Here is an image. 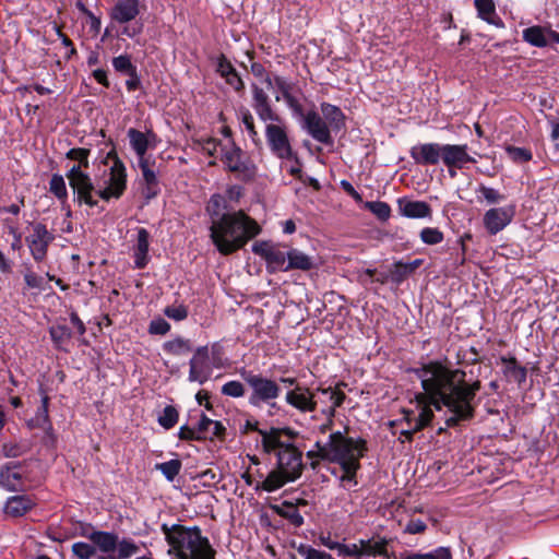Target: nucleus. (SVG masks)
Segmentation results:
<instances>
[{"label": "nucleus", "mask_w": 559, "mask_h": 559, "mask_svg": "<svg viewBox=\"0 0 559 559\" xmlns=\"http://www.w3.org/2000/svg\"><path fill=\"white\" fill-rule=\"evenodd\" d=\"M411 372L420 380L423 388V392L415 395L419 413L413 417V432H419L431 424L435 418L432 407L436 411L445 407L451 413L445 419L447 427H457L475 417V399L481 388L480 380L467 381L465 370L452 368L440 360H430L412 368Z\"/></svg>", "instance_id": "f257e3e1"}, {"label": "nucleus", "mask_w": 559, "mask_h": 559, "mask_svg": "<svg viewBox=\"0 0 559 559\" xmlns=\"http://www.w3.org/2000/svg\"><path fill=\"white\" fill-rule=\"evenodd\" d=\"M261 231L259 224L243 211L227 212L210 226V238L223 255L241 249Z\"/></svg>", "instance_id": "f03ea898"}, {"label": "nucleus", "mask_w": 559, "mask_h": 559, "mask_svg": "<svg viewBox=\"0 0 559 559\" xmlns=\"http://www.w3.org/2000/svg\"><path fill=\"white\" fill-rule=\"evenodd\" d=\"M160 530L169 545L168 554L173 559H215L216 551L209 538L202 536L199 526L187 527L181 524L168 526L164 523Z\"/></svg>", "instance_id": "7ed1b4c3"}, {"label": "nucleus", "mask_w": 559, "mask_h": 559, "mask_svg": "<svg viewBox=\"0 0 559 559\" xmlns=\"http://www.w3.org/2000/svg\"><path fill=\"white\" fill-rule=\"evenodd\" d=\"M276 457V468L271 471L263 481L255 484V491L273 492L301 476L305 468L302 452L292 442H288L287 447L277 451Z\"/></svg>", "instance_id": "20e7f679"}, {"label": "nucleus", "mask_w": 559, "mask_h": 559, "mask_svg": "<svg viewBox=\"0 0 559 559\" xmlns=\"http://www.w3.org/2000/svg\"><path fill=\"white\" fill-rule=\"evenodd\" d=\"M221 160L228 173L235 175L242 182H251L255 179L258 167L251 157L235 141L222 146Z\"/></svg>", "instance_id": "39448f33"}, {"label": "nucleus", "mask_w": 559, "mask_h": 559, "mask_svg": "<svg viewBox=\"0 0 559 559\" xmlns=\"http://www.w3.org/2000/svg\"><path fill=\"white\" fill-rule=\"evenodd\" d=\"M239 374L251 390L250 405L259 407L262 403H271V401H276L281 396L282 389L276 380L246 368H242Z\"/></svg>", "instance_id": "423d86ee"}, {"label": "nucleus", "mask_w": 559, "mask_h": 559, "mask_svg": "<svg viewBox=\"0 0 559 559\" xmlns=\"http://www.w3.org/2000/svg\"><path fill=\"white\" fill-rule=\"evenodd\" d=\"M328 453H324V461L333 462L347 459L353 455L364 456L367 452V441L362 438L353 439L345 437L343 432L335 431L329 437Z\"/></svg>", "instance_id": "0eeeda50"}, {"label": "nucleus", "mask_w": 559, "mask_h": 559, "mask_svg": "<svg viewBox=\"0 0 559 559\" xmlns=\"http://www.w3.org/2000/svg\"><path fill=\"white\" fill-rule=\"evenodd\" d=\"M66 176L73 190L74 201L80 206L86 204L90 207H94L98 204V201L94 199L96 188L88 174L80 170L79 166H72Z\"/></svg>", "instance_id": "6e6552de"}, {"label": "nucleus", "mask_w": 559, "mask_h": 559, "mask_svg": "<svg viewBox=\"0 0 559 559\" xmlns=\"http://www.w3.org/2000/svg\"><path fill=\"white\" fill-rule=\"evenodd\" d=\"M265 139L271 153L280 159L294 156V150L284 126L267 123L265 126Z\"/></svg>", "instance_id": "1a4fd4ad"}, {"label": "nucleus", "mask_w": 559, "mask_h": 559, "mask_svg": "<svg viewBox=\"0 0 559 559\" xmlns=\"http://www.w3.org/2000/svg\"><path fill=\"white\" fill-rule=\"evenodd\" d=\"M31 227L32 233L25 237V242L33 259L36 262H43L47 257L48 247L53 241L55 236L43 223H31Z\"/></svg>", "instance_id": "9d476101"}, {"label": "nucleus", "mask_w": 559, "mask_h": 559, "mask_svg": "<svg viewBox=\"0 0 559 559\" xmlns=\"http://www.w3.org/2000/svg\"><path fill=\"white\" fill-rule=\"evenodd\" d=\"M252 251L266 262L269 273L286 272L287 252L280 250L275 245L267 241H257Z\"/></svg>", "instance_id": "9b49d317"}, {"label": "nucleus", "mask_w": 559, "mask_h": 559, "mask_svg": "<svg viewBox=\"0 0 559 559\" xmlns=\"http://www.w3.org/2000/svg\"><path fill=\"white\" fill-rule=\"evenodd\" d=\"M514 214V205L492 207L485 213L483 223L490 235H497L512 222Z\"/></svg>", "instance_id": "f8f14e48"}, {"label": "nucleus", "mask_w": 559, "mask_h": 559, "mask_svg": "<svg viewBox=\"0 0 559 559\" xmlns=\"http://www.w3.org/2000/svg\"><path fill=\"white\" fill-rule=\"evenodd\" d=\"M302 118V128L312 139L325 145L333 144L331 130L324 119L317 111L309 110Z\"/></svg>", "instance_id": "ddd939ff"}, {"label": "nucleus", "mask_w": 559, "mask_h": 559, "mask_svg": "<svg viewBox=\"0 0 559 559\" xmlns=\"http://www.w3.org/2000/svg\"><path fill=\"white\" fill-rule=\"evenodd\" d=\"M189 365V381L199 382L200 384L206 382L212 372L207 346L197 348Z\"/></svg>", "instance_id": "4468645a"}, {"label": "nucleus", "mask_w": 559, "mask_h": 559, "mask_svg": "<svg viewBox=\"0 0 559 559\" xmlns=\"http://www.w3.org/2000/svg\"><path fill=\"white\" fill-rule=\"evenodd\" d=\"M285 402L300 413H311L317 409L316 393L307 386H295L285 394Z\"/></svg>", "instance_id": "2eb2a0df"}, {"label": "nucleus", "mask_w": 559, "mask_h": 559, "mask_svg": "<svg viewBox=\"0 0 559 559\" xmlns=\"http://www.w3.org/2000/svg\"><path fill=\"white\" fill-rule=\"evenodd\" d=\"M251 91L252 108L257 112L258 117L264 122H282V118L272 108L267 93L255 83L251 84Z\"/></svg>", "instance_id": "dca6fc26"}, {"label": "nucleus", "mask_w": 559, "mask_h": 559, "mask_svg": "<svg viewBox=\"0 0 559 559\" xmlns=\"http://www.w3.org/2000/svg\"><path fill=\"white\" fill-rule=\"evenodd\" d=\"M442 148L439 143H420L409 150V155L417 165L435 166L442 160Z\"/></svg>", "instance_id": "f3484780"}, {"label": "nucleus", "mask_w": 559, "mask_h": 559, "mask_svg": "<svg viewBox=\"0 0 559 559\" xmlns=\"http://www.w3.org/2000/svg\"><path fill=\"white\" fill-rule=\"evenodd\" d=\"M81 535L88 538L99 551L104 554L116 552L118 545V535L116 533L96 531L92 525H87L83 528Z\"/></svg>", "instance_id": "a211bd4d"}, {"label": "nucleus", "mask_w": 559, "mask_h": 559, "mask_svg": "<svg viewBox=\"0 0 559 559\" xmlns=\"http://www.w3.org/2000/svg\"><path fill=\"white\" fill-rule=\"evenodd\" d=\"M23 463L8 462L0 467V486L8 491L23 490Z\"/></svg>", "instance_id": "6ab92c4d"}, {"label": "nucleus", "mask_w": 559, "mask_h": 559, "mask_svg": "<svg viewBox=\"0 0 559 559\" xmlns=\"http://www.w3.org/2000/svg\"><path fill=\"white\" fill-rule=\"evenodd\" d=\"M442 162L447 167L462 169L465 164L476 163V159L467 153L466 144H443Z\"/></svg>", "instance_id": "aec40b11"}, {"label": "nucleus", "mask_w": 559, "mask_h": 559, "mask_svg": "<svg viewBox=\"0 0 559 559\" xmlns=\"http://www.w3.org/2000/svg\"><path fill=\"white\" fill-rule=\"evenodd\" d=\"M106 160L112 162L109 168L108 186L123 194L127 189V169L123 162L115 150L107 153Z\"/></svg>", "instance_id": "412c9836"}, {"label": "nucleus", "mask_w": 559, "mask_h": 559, "mask_svg": "<svg viewBox=\"0 0 559 559\" xmlns=\"http://www.w3.org/2000/svg\"><path fill=\"white\" fill-rule=\"evenodd\" d=\"M216 72L225 79L226 84H228L236 93L243 94V80L231 62L223 53L217 58Z\"/></svg>", "instance_id": "4be33fe9"}, {"label": "nucleus", "mask_w": 559, "mask_h": 559, "mask_svg": "<svg viewBox=\"0 0 559 559\" xmlns=\"http://www.w3.org/2000/svg\"><path fill=\"white\" fill-rule=\"evenodd\" d=\"M140 14L139 0H118L110 11L112 21L126 24Z\"/></svg>", "instance_id": "5701e85b"}, {"label": "nucleus", "mask_w": 559, "mask_h": 559, "mask_svg": "<svg viewBox=\"0 0 559 559\" xmlns=\"http://www.w3.org/2000/svg\"><path fill=\"white\" fill-rule=\"evenodd\" d=\"M35 504V501L29 496H13L7 500L4 512L10 516L20 518L31 511Z\"/></svg>", "instance_id": "b1692460"}, {"label": "nucleus", "mask_w": 559, "mask_h": 559, "mask_svg": "<svg viewBox=\"0 0 559 559\" xmlns=\"http://www.w3.org/2000/svg\"><path fill=\"white\" fill-rule=\"evenodd\" d=\"M424 263L423 259H415L412 262L405 263L403 261H396L390 269V280L394 284L403 283L408 276H411L418 267Z\"/></svg>", "instance_id": "393cba45"}, {"label": "nucleus", "mask_w": 559, "mask_h": 559, "mask_svg": "<svg viewBox=\"0 0 559 559\" xmlns=\"http://www.w3.org/2000/svg\"><path fill=\"white\" fill-rule=\"evenodd\" d=\"M150 233L145 228L138 229L136 243L134 246V264L138 269H144L148 263Z\"/></svg>", "instance_id": "a878e982"}, {"label": "nucleus", "mask_w": 559, "mask_h": 559, "mask_svg": "<svg viewBox=\"0 0 559 559\" xmlns=\"http://www.w3.org/2000/svg\"><path fill=\"white\" fill-rule=\"evenodd\" d=\"M474 4L479 19L487 22L488 24L495 25L496 27H504L503 21L498 16L496 12L493 0H475Z\"/></svg>", "instance_id": "bb28decb"}, {"label": "nucleus", "mask_w": 559, "mask_h": 559, "mask_svg": "<svg viewBox=\"0 0 559 559\" xmlns=\"http://www.w3.org/2000/svg\"><path fill=\"white\" fill-rule=\"evenodd\" d=\"M320 107L331 131L338 132L345 127V116L340 107L329 103H322Z\"/></svg>", "instance_id": "cd10ccee"}, {"label": "nucleus", "mask_w": 559, "mask_h": 559, "mask_svg": "<svg viewBox=\"0 0 559 559\" xmlns=\"http://www.w3.org/2000/svg\"><path fill=\"white\" fill-rule=\"evenodd\" d=\"M389 540L384 537H372L370 539H360V550L364 557H386Z\"/></svg>", "instance_id": "c85d7f7f"}, {"label": "nucleus", "mask_w": 559, "mask_h": 559, "mask_svg": "<svg viewBox=\"0 0 559 559\" xmlns=\"http://www.w3.org/2000/svg\"><path fill=\"white\" fill-rule=\"evenodd\" d=\"M402 215L409 218H424L431 216V207L425 201H400Z\"/></svg>", "instance_id": "c756f323"}, {"label": "nucleus", "mask_w": 559, "mask_h": 559, "mask_svg": "<svg viewBox=\"0 0 559 559\" xmlns=\"http://www.w3.org/2000/svg\"><path fill=\"white\" fill-rule=\"evenodd\" d=\"M262 437L261 443L263 451L267 454L275 453L287 447L288 442H284L280 436V428L272 427L270 430H259Z\"/></svg>", "instance_id": "7c9ffc66"}, {"label": "nucleus", "mask_w": 559, "mask_h": 559, "mask_svg": "<svg viewBox=\"0 0 559 559\" xmlns=\"http://www.w3.org/2000/svg\"><path fill=\"white\" fill-rule=\"evenodd\" d=\"M500 361L506 365L503 369V374L515 381L519 385L523 384L526 381L527 369L523 366H520L518 359L514 356L506 357L501 356Z\"/></svg>", "instance_id": "2f4dec72"}, {"label": "nucleus", "mask_w": 559, "mask_h": 559, "mask_svg": "<svg viewBox=\"0 0 559 559\" xmlns=\"http://www.w3.org/2000/svg\"><path fill=\"white\" fill-rule=\"evenodd\" d=\"M132 150L138 155H145L150 147V138L154 139L155 134L152 131L144 133L138 129L130 128L127 133Z\"/></svg>", "instance_id": "473e14b6"}, {"label": "nucleus", "mask_w": 559, "mask_h": 559, "mask_svg": "<svg viewBox=\"0 0 559 559\" xmlns=\"http://www.w3.org/2000/svg\"><path fill=\"white\" fill-rule=\"evenodd\" d=\"M314 263L311 257L307 255L298 249L287 251L286 272L290 270L310 271Z\"/></svg>", "instance_id": "72a5a7b5"}, {"label": "nucleus", "mask_w": 559, "mask_h": 559, "mask_svg": "<svg viewBox=\"0 0 559 559\" xmlns=\"http://www.w3.org/2000/svg\"><path fill=\"white\" fill-rule=\"evenodd\" d=\"M273 509L281 518L287 520L295 527H300L304 524V518L294 502L284 501L281 506L273 507Z\"/></svg>", "instance_id": "f704fd0d"}, {"label": "nucleus", "mask_w": 559, "mask_h": 559, "mask_svg": "<svg viewBox=\"0 0 559 559\" xmlns=\"http://www.w3.org/2000/svg\"><path fill=\"white\" fill-rule=\"evenodd\" d=\"M401 559H452L450 547H438L429 552L404 551L400 555Z\"/></svg>", "instance_id": "c9c22d12"}, {"label": "nucleus", "mask_w": 559, "mask_h": 559, "mask_svg": "<svg viewBox=\"0 0 559 559\" xmlns=\"http://www.w3.org/2000/svg\"><path fill=\"white\" fill-rule=\"evenodd\" d=\"M523 39L535 47H546L548 45L547 29L542 26H531L523 31Z\"/></svg>", "instance_id": "e433bc0d"}, {"label": "nucleus", "mask_w": 559, "mask_h": 559, "mask_svg": "<svg viewBox=\"0 0 559 559\" xmlns=\"http://www.w3.org/2000/svg\"><path fill=\"white\" fill-rule=\"evenodd\" d=\"M39 394L41 396V404L37 408L35 417L38 418V420L47 427V435H51L52 426L48 412L50 397L47 393V390L43 385L39 386Z\"/></svg>", "instance_id": "4c0bfd02"}, {"label": "nucleus", "mask_w": 559, "mask_h": 559, "mask_svg": "<svg viewBox=\"0 0 559 559\" xmlns=\"http://www.w3.org/2000/svg\"><path fill=\"white\" fill-rule=\"evenodd\" d=\"M49 191L66 206L68 200V190L63 177L59 174H53L49 181Z\"/></svg>", "instance_id": "58836bf2"}, {"label": "nucleus", "mask_w": 559, "mask_h": 559, "mask_svg": "<svg viewBox=\"0 0 559 559\" xmlns=\"http://www.w3.org/2000/svg\"><path fill=\"white\" fill-rule=\"evenodd\" d=\"M163 349L170 355L179 356L190 352L192 346L189 340L177 336L171 341L165 342L163 344Z\"/></svg>", "instance_id": "ea45409f"}, {"label": "nucleus", "mask_w": 559, "mask_h": 559, "mask_svg": "<svg viewBox=\"0 0 559 559\" xmlns=\"http://www.w3.org/2000/svg\"><path fill=\"white\" fill-rule=\"evenodd\" d=\"M140 551V546L131 538H118L116 559H128Z\"/></svg>", "instance_id": "a19ab883"}, {"label": "nucleus", "mask_w": 559, "mask_h": 559, "mask_svg": "<svg viewBox=\"0 0 559 559\" xmlns=\"http://www.w3.org/2000/svg\"><path fill=\"white\" fill-rule=\"evenodd\" d=\"M181 467L182 462L179 459L157 463L155 465V468L159 471L168 481H174V479L179 475Z\"/></svg>", "instance_id": "79ce46f5"}, {"label": "nucleus", "mask_w": 559, "mask_h": 559, "mask_svg": "<svg viewBox=\"0 0 559 559\" xmlns=\"http://www.w3.org/2000/svg\"><path fill=\"white\" fill-rule=\"evenodd\" d=\"M226 209V200L223 195L216 193L210 198L206 205V212L210 215L211 223L217 222L223 216L222 210Z\"/></svg>", "instance_id": "37998d69"}, {"label": "nucleus", "mask_w": 559, "mask_h": 559, "mask_svg": "<svg viewBox=\"0 0 559 559\" xmlns=\"http://www.w3.org/2000/svg\"><path fill=\"white\" fill-rule=\"evenodd\" d=\"M50 337L58 349H62L63 344L72 337V331L67 325L51 326L49 330Z\"/></svg>", "instance_id": "c03bdc74"}, {"label": "nucleus", "mask_w": 559, "mask_h": 559, "mask_svg": "<svg viewBox=\"0 0 559 559\" xmlns=\"http://www.w3.org/2000/svg\"><path fill=\"white\" fill-rule=\"evenodd\" d=\"M328 548L336 549L340 556H348L353 557L354 559H364L362 551L360 550V543L349 545L333 543L328 545Z\"/></svg>", "instance_id": "a18cd8bd"}, {"label": "nucleus", "mask_w": 559, "mask_h": 559, "mask_svg": "<svg viewBox=\"0 0 559 559\" xmlns=\"http://www.w3.org/2000/svg\"><path fill=\"white\" fill-rule=\"evenodd\" d=\"M91 150L84 147H74L67 152L66 157L71 160H78L75 166L80 167V170L87 169L90 167L88 156Z\"/></svg>", "instance_id": "49530a36"}, {"label": "nucleus", "mask_w": 559, "mask_h": 559, "mask_svg": "<svg viewBox=\"0 0 559 559\" xmlns=\"http://www.w3.org/2000/svg\"><path fill=\"white\" fill-rule=\"evenodd\" d=\"M178 418L179 413L177 408L173 405H167L158 416L157 421L163 428L169 430L177 424Z\"/></svg>", "instance_id": "de8ad7c7"}, {"label": "nucleus", "mask_w": 559, "mask_h": 559, "mask_svg": "<svg viewBox=\"0 0 559 559\" xmlns=\"http://www.w3.org/2000/svg\"><path fill=\"white\" fill-rule=\"evenodd\" d=\"M506 152L514 163H527L533 158L532 152L525 147L507 145Z\"/></svg>", "instance_id": "09e8293b"}, {"label": "nucleus", "mask_w": 559, "mask_h": 559, "mask_svg": "<svg viewBox=\"0 0 559 559\" xmlns=\"http://www.w3.org/2000/svg\"><path fill=\"white\" fill-rule=\"evenodd\" d=\"M112 67L116 72L121 74H130L136 67L132 63L131 57L129 55H120L118 57L112 58Z\"/></svg>", "instance_id": "8fccbe9b"}, {"label": "nucleus", "mask_w": 559, "mask_h": 559, "mask_svg": "<svg viewBox=\"0 0 559 559\" xmlns=\"http://www.w3.org/2000/svg\"><path fill=\"white\" fill-rule=\"evenodd\" d=\"M420 239L426 245H438L443 241L444 236L441 230L433 227H425L420 230Z\"/></svg>", "instance_id": "3c124183"}, {"label": "nucleus", "mask_w": 559, "mask_h": 559, "mask_svg": "<svg viewBox=\"0 0 559 559\" xmlns=\"http://www.w3.org/2000/svg\"><path fill=\"white\" fill-rule=\"evenodd\" d=\"M366 207L381 221H386L390 217L391 207L385 202H382V201L367 202Z\"/></svg>", "instance_id": "603ef678"}, {"label": "nucleus", "mask_w": 559, "mask_h": 559, "mask_svg": "<svg viewBox=\"0 0 559 559\" xmlns=\"http://www.w3.org/2000/svg\"><path fill=\"white\" fill-rule=\"evenodd\" d=\"M72 552L78 559H90L96 554V548L91 544L78 542L72 545Z\"/></svg>", "instance_id": "864d4df0"}, {"label": "nucleus", "mask_w": 559, "mask_h": 559, "mask_svg": "<svg viewBox=\"0 0 559 559\" xmlns=\"http://www.w3.org/2000/svg\"><path fill=\"white\" fill-rule=\"evenodd\" d=\"M222 394L230 397H242L246 393L245 385L240 381H228L221 390Z\"/></svg>", "instance_id": "5fc2aeb1"}, {"label": "nucleus", "mask_w": 559, "mask_h": 559, "mask_svg": "<svg viewBox=\"0 0 559 559\" xmlns=\"http://www.w3.org/2000/svg\"><path fill=\"white\" fill-rule=\"evenodd\" d=\"M362 456L353 455L347 459H343L341 461H333L332 463H336L341 466L344 473L346 474H356L357 471L360 468V462L359 460Z\"/></svg>", "instance_id": "6e6d98bb"}, {"label": "nucleus", "mask_w": 559, "mask_h": 559, "mask_svg": "<svg viewBox=\"0 0 559 559\" xmlns=\"http://www.w3.org/2000/svg\"><path fill=\"white\" fill-rule=\"evenodd\" d=\"M241 121L245 124L250 138L254 142V144L260 143V139L258 136V131L255 130L253 116L248 109L241 110Z\"/></svg>", "instance_id": "4d7b16f0"}, {"label": "nucleus", "mask_w": 559, "mask_h": 559, "mask_svg": "<svg viewBox=\"0 0 559 559\" xmlns=\"http://www.w3.org/2000/svg\"><path fill=\"white\" fill-rule=\"evenodd\" d=\"M318 392H321L322 394L329 395L330 401L332 402V405L334 407H340L344 403L346 395L343 391L338 389H333L331 386L329 388H318Z\"/></svg>", "instance_id": "13d9d810"}, {"label": "nucleus", "mask_w": 559, "mask_h": 559, "mask_svg": "<svg viewBox=\"0 0 559 559\" xmlns=\"http://www.w3.org/2000/svg\"><path fill=\"white\" fill-rule=\"evenodd\" d=\"M28 451V448L21 443H3L2 444V454L5 457H19L25 454Z\"/></svg>", "instance_id": "bf43d9fd"}, {"label": "nucleus", "mask_w": 559, "mask_h": 559, "mask_svg": "<svg viewBox=\"0 0 559 559\" xmlns=\"http://www.w3.org/2000/svg\"><path fill=\"white\" fill-rule=\"evenodd\" d=\"M188 308L183 305L168 306L164 309V314L175 321H182L188 318Z\"/></svg>", "instance_id": "052dcab7"}, {"label": "nucleus", "mask_w": 559, "mask_h": 559, "mask_svg": "<svg viewBox=\"0 0 559 559\" xmlns=\"http://www.w3.org/2000/svg\"><path fill=\"white\" fill-rule=\"evenodd\" d=\"M273 84L276 86L278 92L282 95V98H288V96L293 95L294 84L288 82L284 76L275 75L272 80Z\"/></svg>", "instance_id": "680f3d73"}, {"label": "nucleus", "mask_w": 559, "mask_h": 559, "mask_svg": "<svg viewBox=\"0 0 559 559\" xmlns=\"http://www.w3.org/2000/svg\"><path fill=\"white\" fill-rule=\"evenodd\" d=\"M250 72L255 78L263 79V82L266 84L267 87H272L273 86V81H272L270 74L267 73L266 69L264 68V66L262 63H260V62H251V64H250Z\"/></svg>", "instance_id": "e2e57ef3"}, {"label": "nucleus", "mask_w": 559, "mask_h": 559, "mask_svg": "<svg viewBox=\"0 0 559 559\" xmlns=\"http://www.w3.org/2000/svg\"><path fill=\"white\" fill-rule=\"evenodd\" d=\"M169 330L170 324L163 318L152 320L148 325V333L154 335H165Z\"/></svg>", "instance_id": "0e129e2a"}, {"label": "nucleus", "mask_w": 559, "mask_h": 559, "mask_svg": "<svg viewBox=\"0 0 559 559\" xmlns=\"http://www.w3.org/2000/svg\"><path fill=\"white\" fill-rule=\"evenodd\" d=\"M178 438L182 441H201L204 440V436L197 432L194 428L187 425L180 427L178 431Z\"/></svg>", "instance_id": "69168bd1"}, {"label": "nucleus", "mask_w": 559, "mask_h": 559, "mask_svg": "<svg viewBox=\"0 0 559 559\" xmlns=\"http://www.w3.org/2000/svg\"><path fill=\"white\" fill-rule=\"evenodd\" d=\"M478 191L483 194L485 200L490 204L498 203L504 199V197L502 194H500L498 190H496L493 188L486 187L484 185H481L479 187Z\"/></svg>", "instance_id": "338daca9"}, {"label": "nucleus", "mask_w": 559, "mask_h": 559, "mask_svg": "<svg viewBox=\"0 0 559 559\" xmlns=\"http://www.w3.org/2000/svg\"><path fill=\"white\" fill-rule=\"evenodd\" d=\"M297 552L305 557V559H322L323 551L313 548L310 545L300 544L297 546Z\"/></svg>", "instance_id": "774afa93"}]
</instances>
